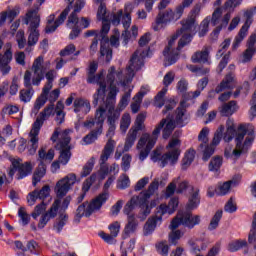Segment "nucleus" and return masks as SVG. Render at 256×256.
Returning a JSON list of instances; mask_svg holds the SVG:
<instances>
[{"label": "nucleus", "mask_w": 256, "mask_h": 256, "mask_svg": "<svg viewBox=\"0 0 256 256\" xmlns=\"http://www.w3.org/2000/svg\"><path fill=\"white\" fill-rule=\"evenodd\" d=\"M83 7H85V0H77L73 12L68 17L67 27L72 29L69 34V39L71 40L77 39L81 33V29H79V16H77V14L81 13Z\"/></svg>", "instance_id": "nucleus-16"}, {"label": "nucleus", "mask_w": 256, "mask_h": 256, "mask_svg": "<svg viewBox=\"0 0 256 256\" xmlns=\"http://www.w3.org/2000/svg\"><path fill=\"white\" fill-rule=\"evenodd\" d=\"M254 141L255 127L251 124H240L235 138L236 147L233 149V146H227L224 150V157L237 161L239 157L248 153L249 147L253 145Z\"/></svg>", "instance_id": "nucleus-4"}, {"label": "nucleus", "mask_w": 256, "mask_h": 256, "mask_svg": "<svg viewBox=\"0 0 256 256\" xmlns=\"http://www.w3.org/2000/svg\"><path fill=\"white\" fill-rule=\"evenodd\" d=\"M224 211H226V213H235V211H237V204H235L233 198L228 200L224 206Z\"/></svg>", "instance_id": "nucleus-63"}, {"label": "nucleus", "mask_w": 256, "mask_h": 256, "mask_svg": "<svg viewBox=\"0 0 256 256\" xmlns=\"http://www.w3.org/2000/svg\"><path fill=\"white\" fill-rule=\"evenodd\" d=\"M11 61H13V52H11V48H8L4 54H0V71L2 75H9L11 71L9 63Z\"/></svg>", "instance_id": "nucleus-28"}, {"label": "nucleus", "mask_w": 256, "mask_h": 256, "mask_svg": "<svg viewBox=\"0 0 256 256\" xmlns=\"http://www.w3.org/2000/svg\"><path fill=\"white\" fill-rule=\"evenodd\" d=\"M223 131H225V126L220 125L214 133L211 144L207 145V147L204 149L202 156L203 161H209V159H211V156L215 153V147H217V145H219L223 139Z\"/></svg>", "instance_id": "nucleus-21"}, {"label": "nucleus", "mask_w": 256, "mask_h": 256, "mask_svg": "<svg viewBox=\"0 0 256 256\" xmlns=\"http://www.w3.org/2000/svg\"><path fill=\"white\" fill-rule=\"evenodd\" d=\"M93 167H95V158L92 157L88 160V162L84 165L83 170L81 172V177H87L91 175V171H93Z\"/></svg>", "instance_id": "nucleus-51"}, {"label": "nucleus", "mask_w": 256, "mask_h": 256, "mask_svg": "<svg viewBox=\"0 0 256 256\" xmlns=\"http://www.w3.org/2000/svg\"><path fill=\"white\" fill-rule=\"evenodd\" d=\"M127 221L128 222L125 225L123 231V239H127V237L135 233V231H137V227H139V222L137 221V218H135V216H129L127 218Z\"/></svg>", "instance_id": "nucleus-35"}, {"label": "nucleus", "mask_w": 256, "mask_h": 256, "mask_svg": "<svg viewBox=\"0 0 256 256\" xmlns=\"http://www.w3.org/2000/svg\"><path fill=\"white\" fill-rule=\"evenodd\" d=\"M199 188H195V186H191V191L189 192L188 203L186 205L189 211H193V209H197L201 203V196L199 195Z\"/></svg>", "instance_id": "nucleus-30"}, {"label": "nucleus", "mask_w": 256, "mask_h": 256, "mask_svg": "<svg viewBox=\"0 0 256 256\" xmlns=\"http://www.w3.org/2000/svg\"><path fill=\"white\" fill-rule=\"evenodd\" d=\"M198 141L201 142V144L198 146V151H202L204 153L205 147H207V143H209V128H202L198 135Z\"/></svg>", "instance_id": "nucleus-41"}, {"label": "nucleus", "mask_w": 256, "mask_h": 256, "mask_svg": "<svg viewBox=\"0 0 256 256\" xmlns=\"http://www.w3.org/2000/svg\"><path fill=\"white\" fill-rule=\"evenodd\" d=\"M145 117L146 115L144 113L138 114L136 121H135V128H133L134 131H143L145 126L143 123H145Z\"/></svg>", "instance_id": "nucleus-55"}, {"label": "nucleus", "mask_w": 256, "mask_h": 256, "mask_svg": "<svg viewBox=\"0 0 256 256\" xmlns=\"http://www.w3.org/2000/svg\"><path fill=\"white\" fill-rule=\"evenodd\" d=\"M193 161H195V150L190 148L182 159V169H187Z\"/></svg>", "instance_id": "nucleus-44"}, {"label": "nucleus", "mask_w": 256, "mask_h": 256, "mask_svg": "<svg viewBox=\"0 0 256 256\" xmlns=\"http://www.w3.org/2000/svg\"><path fill=\"white\" fill-rule=\"evenodd\" d=\"M39 126L37 124H33L32 129L29 133L30 140L27 144L28 155H35L37 153V149H39Z\"/></svg>", "instance_id": "nucleus-24"}, {"label": "nucleus", "mask_w": 256, "mask_h": 256, "mask_svg": "<svg viewBox=\"0 0 256 256\" xmlns=\"http://www.w3.org/2000/svg\"><path fill=\"white\" fill-rule=\"evenodd\" d=\"M51 115H55V104H49L48 106H46L36 118L33 125H37L38 129L41 130V127H43V123H45V121H47V119H49Z\"/></svg>", "instance_id": "nucleus-31"}, {"label": "nucleus", "mask_w": 256, "mask_h": 256, "mask_svg": "<svg viewBox=\"0 0 256 256\" xmlns=\"http://www.w3.org/2000/svg\"><path fill=\"white\" fill-rule=\"evenodd\" d=\"M241 182V175H236L230 181L224 182L222 185L219 186L218 191L216 192L217 195H227L229 193L231 187H237V185Z\"/></svg>", "instance_id": "nucleus-33"}, {"label": "nucleus", "mask_w": 256, "mask_h": 256, "mask_svg": "<svg viewBox=\"0 0 256 256\" xmlns=\"http://www.w3.org/2000/svg\"><path fill=\"white\" fill-rule=\"evenodd\" d=\"M131 125V115L129 113H125L122 116L120 121V130L122 133H127V129H129Z\"/></svg>", "instance_id": "nucleus-50"}, {"label": "nucleus", "mask_w": 256, "mask_h": 256, "mask_svg": "<svg viewBox=\"0 0 256 256\" xmlns=\"http://www.w3.org/2000/svg\"><path fill=\"white\" fill-rule=\"evenodd\" d=\"M47 95H49V90L42 89L41 95L36 99L34 103L32 113H35V115L39 113L41 107H43L45 103H47Z\"/></svg>", "instance_id": "nucleus-40"}, {"label": "nucleus", "mask_w": 256, "mask_h": 256, "mask_svg": "<svg viewBox=\"0 0 256 256\" xmlns=\"http://www.w3.org/2000/svg\"><path fill=\"white\" fill-rule=\"evenodd\" d=\"M51 193V188L49 185H45L41 190H34L28 194L27 201L30 206H33L37 203V199L40 201H45Z\"/></svg>", "instance_id": "nucleus-25"}, {"label": "nucleus", "mask_w": 256, "mask_h": 256, "mask_svg": "<svg viewBox=\"0 0 256 256\" xmlns=\"http://www.w3.org/2000/svg\"><path fill=\"white\" fill-rule=\"evenodd\" d=\"M100 107H103L105 109V113H107V109H108L107 121H108L109 128L106 135L107 137H110L109 141H113L111 137L115 135V129H116L115 123H117L120 117L119 111L115 110V104L100 103Z\"/></svg>", "instance_id": "nucleus-19"}, {"label": "nucleus", "mask_w": 256, "mask_h": 256, "mask_svg": "<svg viewBox=\"0 0 256 256\" xmlns=\"http://www.w3.org/2000/svg\"><path fill=\"white\" fill-rule=\"evenodd\" d=\"M26 25H29V31L30 34L28 36V47H34V45H37V42L39 41V30L37 28L39 27V23H41V17L39 16V7H36L34 9L29 10L26 13Z\"/></svg>", "instance_id": "nucleus-13"}, {"label": "nucleus", "mask_w": 256, "mask_h": 256, "mask_svg": "<svg viewBox=\"0 0 256 256\" xmlns=\"http://www.w3.org/2000/svg\"><path fill=\"white\" fill-rule=\"evenodd\" d=\"M47 209V204L45 201H42L40 204L36 205L34 208V213H32L33 219H37L39 215H43V212Z\"/></svg>", "instance_id": "nucleus-57"}, {"label": "nucleus", "mask_w": 256, "mask_h": 256, "mask_svg": "<svg viewBox=\"0 0 256 256\" xmlns=\"http://www.w3.org/2000/svg\"><path fill=\"white\" fill-rule=\"evenodd\" d=\"M146 55L147 54H145V52L139 53V50H137L129 61L124 77L122 71H117L115 66H111L106 76L107 82L103 79V77H105L104 70H101L98 74H96L97 69H99V63H97V61L90 62L88 68L86 69V81L89 85H99V88L93 95L92 103L94 107H97L99 103L115 105V103H117V94L119 93V89H117L115 83H121L123 87H125V85H129V83L133 81V77H135V72L139 71V69L145 65L143 58ZM107 83L110 85V91L106 96Z\"/></svg>", "instance_id": "nucleus-1"}, {"label": "nucleus", "mask_w": 256, "mask_h": 256, "mask_svg": "<svg viewBox=\"0 0 256 256\" xmlns=\"http://www.w3.org/2000/svg\"><path fill=\"white\" fill-rule=\"evenodd\" d=\"M256 55V33L249 36L246 43V50L243 53V63H249Z\"/></svg>", "instance_id": "nucleus-27"}, {"label": "nucleus", "mask_w": 256, "mask_h": 256, "mask_svg": "<svg viewBox=\"0 0 256 256\" xmlns=\"http://www.w3.org/2000/svg\"><path fill=\"white\" fill-rule=\"evenodd\" d=\"M165 95H167V88L164 87L155 96L154 105H155V107H158V109H161V107H163V105L166 104V102H165Z\"/></svg>", "instance_id": "nucleus-47"}, {"label": "nucleus", "mask_w": 256, "mask_h": 256, "mask_svg": "<svg viewBox=\"0 0 256 256\" xmlns=\"http://www.w3.org/2000/svg\"><path fill=\"white\" fill-rule=\"evenodd\" d=\"M181 239V230H172L169 234V242L172 245H177V241Z\"/></svg>", "instance_id": "nucleus-62"}, {"label": "nucleus", "mask_w": 256, "mask_h": 256, "mask_svg": "<svg viewBox=\"0 0 256 256\" xmlns=\"http://www.w3.org/2000/svg\"><path fill=\"white\" fill-rule=\"evenodd\" d=\"M50 139L53 143H56L57 139H59L55 146L57 151H60L58 160L61 165H67L71 161V146L69 145L71 143V136H69V130H64L60 133L59 129H56Z\"/></svg>", "instance_id": "nucleus-10"}, {"label": "nucleus", "mask_w": 256, "mask_h": 256, "mask_svg": "<svg viewBox=\"0 0 256 256\" xmlns=\"http://www.w3.org/2000/svg\"><path fill=\"white\" fill-rule=\"evenodd\" d=\"M223 218V210H218L212 217L210 224L208 226L209 231H215L219 227V222Z\"/></svg>", "instance_id": "nucleus-45"}, {"label": "nucleus", "mask_w": 256, "mask_h": 256, "mask_svg": "<svg viewBox=\"0 0 256 256\" xmlns=\"http://www.w3.org/2000/svg\"><path fill=\"white\" fill-rule=\"evenodd\" d=\"M241 3H243V0H226L223 7H218L214 10L212 18L210 20L211 25H213V27H216L214 33H221V29L229 25V21H231V13H233V11H235V8L239 7ZM223 11H227V13L224 15L219 25V19H221Z\"/></svg>", "instance_id": "nucleus-9"}, {"label": "nucleus", "mask_w": 256, "mask_h": 256, "mask_svg": "<svg viewBox=\"0 0 256 256\" xmlns=\"http://www.w3.org/2000/svg\"><path fill=\"white\" fill-rule=\"evenodd\" d=\"M137 133L139 132H137V130H134L133 128L129 130L124 145L125 152L129 151V149H131V147L135 145V141H137Z\"/></svg>", "instance_id": "nucleus-42"}, {"label": "nucleus", "mask_w": 256, "mask_h": 256, "mask_svg": "<svg viewBox=\"0 0 256 256\" xmlns=\"http://www.w3.org/2000/svg\"><path fill=\"white\" fill-rule=\"evenodd\" d=\"M201 223V216L194 215L189 212H179L175 218L170 223L169 229L171 231H175L179 225H183L184 227H187V229H194L196 225H199Z\"/></svg>", "instance_id": "nucleus-14"}, {"label": "nucleus", "mask_w": 256, "mask_h": 256, "mask_svg": "<svg viewBox=\"0 0 256 256\" xmlns=\"http://www.w3.org/2000/svg\"><path fill=\"white\" fill-rule=\"evenodd\" d=\"M193 3V0H184L182 4L176 7L174 12V18L176 21H179V18L183 16V12L185 11V7H189Z\"/></svg>", "instance_id": "nucleus-48"}, {"label": "nucleus", "mask_w": 256, "mask_h": 256, "mask_svg": "<svg viewBox=\"0 0 256 256\" xmlns=\"http://www.w3.org/2000/svg\"><path fill=\"white\" fill-rule=\"evenodd\" d=\"M246 246H247V241L238 240V241L230 243L228 246V249L232 253H235V251H239V249H243V247H246Z\"/></svg>", "instance_id": "nucleus-53"}, {"label": "nucleus", "mask_w": 256, "mask_h": 256, "mask_svg": "<svg viewBox=\"0 0 256 256\" xmlns=\"http://www.w3.org/2000/svg\"><path fill=\"white\" fill-rule=\"evenodd\" d=\"M59 207H61V199H56L45 214L48 215L50 219H55L57 217V213H59Z\"/></svg>", "instance_id": "nucleus-46"}, {"label": "nucleus", "mask_w": 256, "mask_h": 256, "mask_svg": "<svg viewBox=\"0 0 256 256\" xmlns=\"http://www.w3.org/2000/svg\"><path fill=\"white\" fill-rule=\"evenodd\" d=\"M255 13H256V6L244 12V17L246 21H245V24L239 30L238 35L235 37L234 42L232 44V49L234 50L238 49L241 43L243 42V39L247 37V33L249 31V27L251 23H253V15H255Z\"/></svg>", "instance_id": "nucleus-18"}, {"label": "nucleus", "mask_w": 256, "mask_h": 256, "mask_svg": "<svg viewBox=\"0 0 256 256\" xmlns=\"http://www.w3.org/2000/svg\"><path fill=\"white\" fill-rule=\"evenodd\" d=\"M175 191H177V179L168 184L166 187L165 197H173V195H175Z\"/></svg>", "instance_id": "nucleus-59"}, {"label": "nucleus", "mask_w": 256, "mask_h": 256, "mask_svg": "<svg viewBox=\"0 0 256 256\" xmlns=\"http://www.w3.org/2000/svg\"><path fill=\"white\" fill-rule=\"evenodd\" d=\"M209 23H211L210 18H205L200 24L199 37H205L209 33Z\"/></svg>", "instance_id": "nucleus-54"}, {"label": "nucleus", "mask_w": 256, "mask_h": 256, "mask_svg": "<svg viewBox=\"0 0 256 256\" xmlns=\"http://www.w3.org/2000/svg\"><path fill=\"white\" fill-rule=\"evenodd\" d=\"M77 176L75 174H68L63 179L59 180L55 186V193L58 199H63L67 193L71 190V187L75 185Z\"/></svg>", "instance_id": "nucleus-20"}, {"label": "nucleus", "mask_w": 256, "mask_h": 256, "mask_svg": "<svg viewBox=\"0 0 256 256\" xmlns=\"http://www.w3.org/2000/svg\"><path fill=\"white\" fill-rule=\"evenodd\" d=\"M74 113H80V111H84V113H89L91 111V103L83 98H76L73 103Z\"/></svg>", "instance_id": "nucleus-38"}, {"label": "nucleus", "mask_w": 256, "mask_h": 256, "mask_svg": "<svg viewBox=\"0 0 256 256\" xmlns=\"http://www.w3.org/2000/svg\"><path fill=\"white\" fill-rule=\"evenodd\" d=\"M159 189V179H154V181L149 185L148 189L145 191H142L140 193V196H133L130 201L126 203L124 206V215H127L128 217H135V214H133V210L137 206V203L140 204V214L139 218L142 219V221H145L147 219L148 215H151V207H149V199H151V195L155 194V191Z\"/></svg>", "instance_id": "nucleus-5"}, {"label": "nucleus", "mask_w": 256, "mask_h": 256, "mask_svg": "<svg viewBox=\"0 0 256 256\" xmlns=\"http://www.w3.org/2000/svg\"><path fill=\"white\" fill-rule=\"evenodd\" d=\"M104 123L105 108L99 106L96 110L95 117L84 122V127H86V129H92L89 134L83 137L85 145H92V143H95L97 139H99V136L103 134Z\"/></svg>", "instance_id": "nucleus-8"}, {"label": "nucleus", "mask_w": 256, "mask_h": 256, "mask_svg": "<svg viewBox=\"0 0 256 256\" xmlns=\"http://www.w3.org/2000/svg\"><path fill=\"white\" fill-rule=\"evenodd\" d=\"M31 77V71L27 70L24 74V87L28 89L20 90L19 94V98L22 103H29V101H31V99L33 98V94L35 93V90L32 87L33 82H31Z\"/></svg>", "instance_id": "nucleus-22"}, {"label": "nucleus", "mask_w": 256, "mask_h": 256, "mask_svg": "<svg viewBox=\"0 0 256 256\" xmlns=\"http://www.w3.org/2000/svg\"><path fill=\"white\" fill-rule=\"evenodd\" d=\"M16 41L18 43L19 49H25V45H27V39H25V32L23 30H19L17 32Z\"/></svg>", "instance_id": "nucleus-56"}, {"label": "nucleus", "mask_w": 256, "mask_h": 256, "mask_svg": "<svg viewBox=\"0 0 256 256\" xmlns=\"http://www.w3.org/2000/svg\"><path fill=\"white\" fill-rule=\"evenodd\" d=\"M131 155L129 154H125L123 157H122V164H121V168L122 170H124L125 173H127V171L129 169H131Z\"/></svg>", "instance_id": "nucleus-61"}, {"label": "nucleus", "mask_w": 256, "mask_h": 256, "mask_svg": "<svg viewBox=\"0 0 256 256\" xmlns=\"http://www.w3.org/2000/svg\"><path fill=\"white\" fill-rule=\"evenodd\" d=\"M186 113L187 102L183 100L175 111L174 120L170 116H167L155 127L152 136L149 133L142 134L137 143V149H141L139 154L140 161H145L147 157H149V153H151V149L155 147V143H157V138L161 134V131L163 139H169L173 131H175V127H185L187 125Z\"/></svg>", "instance_id": "nucleus-2"}, {"label": "nucleus", "mask_w": 256, "mask_h": 256, "mask_svg": "<svg viewBox=\"0 0 256 256\" xmlns=\"http://www.w3.org/2000/svg\"><path fill=\"white\" fill-rule=\"evenodd\" d=\"M222 165H223V157L215 156L209 162L208 169L212 173H217L219 172V169H221Z\"/></svg>", "instance_id": "nucleus-43"}, {"label": "nucleus", "mask_w": 256, "mask_h": 256, "mask_svg": "<svg viewBox=\"0 0 256 256\" xmlns=\"http://www.w3.org/2000/svg\"><path fill=\"white\" fill-rule=\"evenodd\" d=\"M60 18H61V15H59L57 20H55V14H51L47 20L48 25L45 28V33H55V31H57V28L60 25H63V23H65V19L62 22H58ZM53 22H54V25H53Z\"/></svg>", "instance_id": "nucleus-39"}, {"label": "nucleus", "mask_w": 256, "mask_h": 256, "mask_svg": "<svg viewBox=\"0 0 256 256\" xmlns=\"http://www.w3.org/2000/svg\"><path fill=\"white\" fill-rule=\"evenodd\" d=\"M156 250L158 251L159 255H162V256L169 255V245L167 244V242L157 243Z\"/></svg>", "instance_id": "nucleus-58"}, {"label": "nucleus", "mask_w": 256, "mask_h": 256, "mask_svg": "<svg viewBox=\"0 0 256 256\" xmlns=\"http://www.w3.org/2000/svg\"><path fill=\"white\" fill-rule=\"evenodd\" d=\"M68 221L69 215L65 212H59L58 217L53 224V231L56 233H61V231H63V227L67 225Z\"/></svg>", "instance_id": "nucleus-37"}, {"label": "nucleus", "mask_w": 256, "mask_h": 256, "mask_svg": "<svg viewBox=\"0 0 256 256\" xmlns=\"http://www.w3.org/2000/svg\"><path fill=\"white\" fill-rule=\"evenodd\" d=\"M131 185V180H129V176L123 174L117 182V189H127Z\"/></svg>", "instance_id": "nucleus-52"}, {"label": "nucleus", "mask_w": 256, "mask_h": 256, "mask_svg": "<svg viewBox=\"0 0 256 256\" xmlns=\"http://www.w3.org/2000/svg\"><path fill=\"white\" fill-rule=\"evenodd\" d=\"M172 21H177L172 9L160 11L156 17V25L153 27V29L154 31H159V25H167V23H172Z\"/></svg>", "instance_id": "nucleus-26"}, {"label": "nucleus", "mask_w": 256, "mask_h": 256, "mask_svg": "<svg viewBox=\"0 0 256 256\" xmlns=\"http://www.w3.org/2000/svg\"><path fill=\"white\" fill-rule=\"evenodd\" d=\"M18 216L22 221V225H29L30 217L29 214L25 211V207H20L18 210Z\"/></svg>", "instance_id": "nucleus-60"}, {"label": "nucleus", "mask_w": 256, "mask_h": 256, "mask_svg": "<svg viewBox=\"0 0 256 256\" xmlns=\"http://www.w3.org/2000/svg\"><path fill=\"white\" fill-rule=\"evenodd\" d=\"M251 108L249 110V115L251 117V120L255 119L256 116V90L253 94L252 101H251Z\"/></svg>", "instance_id": "nucleus-64"}, {"label": "nucleus", "mask_w": 256, "mask_h": 256, "mask_svg": "<svg viewBox=\"0 0 256 256\" xmlns=\"http://www.w3.org/2000/svg\"><path fill=\"white\" fill-rule=\"evenodd\" d=\"M169 207L167 204H161L156 208L155 215L147 220L144 225L143 233L145 237L152 235L153 231L157 228V223L163 221V215H167Z\"/></svg>", "instance_id": "nucleus-17"}, {"label": "nucleus", "mask_w": 256, "mask_h": 256, "mask_svg": "<svg viewBox=\"0 0 256 256\" xmlns=\"http://www.w3.org/2000/svg\"><path fill=\"white\" fill-rule=\"evenodd\" d=\"M192 63H207L211 65V57L209 56V47H204L202 51L195 52L191 57Z\"/></svg>", "instance_id": "nucleus-32"}, {"label": "nucleus", "mask_w": 256, "mask_h": 256, "mask_svg": "<svg viewBox=\"0 0 256 256\" xmlns=\"http://www.w3.org/2000/svg\"><path fill=\"white\" fill-rule=\"evenodd\" d=\"M105 203H107V193H101L95 199H93L90 203L87 201L82 203L76 209L74 223H80L81 218L83 216L91 217V215H93L95 211H99V209H101V207H103Z\"/></svg>", "instance_id": "nucleus-12"}, {"label": "nucleus", "mask_w": 256, "mask_h": 256, "mask_svg": "<svg viewBox=\"0 0 256 256\" xmlns=\"http://www.w3.org/2000/svg\"><path fill=\"white\" fill-rule=\"evenodd\" d=\"M231 83H233V76L227 75L225 80H223L219 86L216 87L215 92L221 93L224 89H231Z\"/></svg>", "instance_id": "nucleus-49"}, {"label": "nucleus", "mask_w": 256, "mask_h": 256, "mask_svg": "<svg viewBox=\"0 0 256 256\" xmlns=\"http://www.w3.org/2000/svg\"><path fill=\"white\" fill-rule=\"evenodd\" d=\"M12 167H14V169H18V174H17L18 180L25 179V177H27V175H31V171H33L31 162L20 164L19 160H14L12 162Z\"/></svg>", "instance_id": "nucleus-29"}, {"label": "nucleus", "mask_w": 256, "mask_h": 256, "mask_svg": "<svg viewBox=\"0 0 256 256\" xmlns=\"http://www.w3.org/2000/svg\"><path fill=\"white\" fill-rule=\"evenodd\" d=\"M237 109V101L232 100L228 103L222 104V106L219 108V111L222 117H231V115H233Z\"/></svg>", "instance_id": "nucleus-36"}, {"label": "nucleus", "mask_w": 256, "mask_h": 256, "mask_svg": "<svg viewBox=\"0 0 256 256\" xmlns=\"http://www.w3.org/2000/svg\"><path fill=\"white\" fill-rule=\"evenodd\" d=\"M115 150V142L113 140H108L102 154L100 156V165H101V171L107 175L110 173V168L105 165V162L109 160V157H111V154Z\"/></svg>", "instance_id": "nucleus-23"}, {"label": "nucleus", "mask_w": 256, "mask_h": 256, "mask_svg": "<svg viewBox=\"0 0 256 256\" xmlns=\"http://www.w3.org/2000/svg\"><path fill=\"white\" fill-rule=\"evenodd\" d=\"M110 30L111 25L103 23L101 31L96 34L100 41V57H106V63H111V59H113V50L109 47V37L107 36Z\"/></svg>", "instance_id": "nucleus-15"}, {"label": "nucleus", "mask_w": 256, "mask_h": 256, "mask_svg": "<svg viewBox=\"0 0 256 256\" xmlns=\"http://www.w3.org/2000/svg\"><path fill=\"white\" fill-rule=\"evenodd\" d=\"M180 146V139L174 138L170 140L168 145L166 146L168 152L161 154L163 151V147H157L155 150H153L150 156L151 161H153V163H158L159 167H161L162 169L164 167H167L169 163L170 165H175V163L179 161V157L181 155V149H179Z\"/></svg>", "instance_id": "nucleus-6"}, {"label": "nucleus", "mask_w": 256, "mask_h": 256, "mask_svg": "<svg viewBox=\"0 0 256 256\" xmlns=\"http://www.w3.org/2000/svg\"><path fill=\"white\" fill-rule=\"evenodd\" d=\"M195 18H188L182 21V28L176 32L169 40L168 45L163 51V55L166 59L165 66L175 65L179 59V51L189 45V42L193 39V31H195Z\"/></svg>", "instance_id": "nucleus-3"}, {"label": "nucleus", "mask_w": 256, "mask_h": 256, "mask_svg": "<svg viewBox=\"0 0 256 256\" xmlns=\"http://www.w3.org/2000/svg\"><path fill=\"white\" fill-rule=\"evenodd\" d=\"M45 62L43 56H38L32 64V85L39 87L43 79H47V84L43 87L45 91H51L53 89V81H55V70L47 72V68L43 63Z\"/></svg>", "instance_id": "nucleus-7"}, {"label": "nucleus", "mask_w": 256, "mask_h": 256, "mask_svg": "<svg viewBox=\"0 0 256 256\" xmlns=\"http://www.w3.org/2000/svg\"><path fill=\"white\" fill-rule=\"evenodd\" d=\"M226 127V132L224 133V135H222L223 141H225V143H231L233 139L237 138V135L239 134V128L236 130L235 125L231 120H227Z\"/></svg>", "instance_id": "nucleus-34"}, {"label": "nucleus", "mask_w": 256, "mask_h": 256, "mask_svg": "<svg viewBox=\"0 0 256 256\" xmlns=\"http://www.w3.org/2000/svg\"><path fill=\"white\" fill-rule=\"evenodd\" d=\"M53 159H55V150L53 148L49 149L48 152L45 147H41L39 149L37 158L39 164L32 178V185L34 187H37V183L45 177L47 174V165H51V161H53Z\"/></svg>", "instance_id": "nucleus-11"}]
</instances>
